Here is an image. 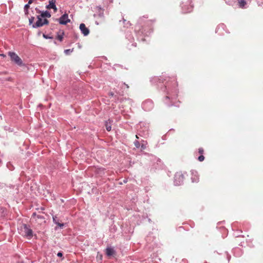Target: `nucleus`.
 <instances>
[{
    "mask_svg": "<svg viewBox=\"0 0 263 263\" xmlns=\"http://www.w3.org/2000/svg\"><path fill=\"white\" fill-rule=\"evenodd\" d=\"M8 55L10 57L11 61H13L15 64L19 66H22L23 62L21 59L13 52H9Z\"/></svg>",
    "mask_w": 263,
    "mask_h": 263,
    "instance_id": "nucleus-1",
    "label": "nucleus"
},
{
    "mask_svg": "<svg viewBox=\"0 0 263 263\" xmlns=\"http://www.w3.org/2000/svg\"><path fill=\"white\" fill-rule=\"evenodd\" d=\"M21 233L25 236L31 237L33 236L32 230L25 224L21 227Z\"/></svg>",
    "mask_w": 263,
    "mask_h": 263,
    "instance_id": "nucleus-2",
    "label": "nucleus"
},
{
    "mask_svg": "<svg viewBox=\"0 0 263 263\" xmlns=\"http://www.w3.org/2000/svg\"><path fill=\"white\" fill-rule=\"evenodd\" d=\"M48 24V21L46 18L43 19L41 16H37V21L33 25V27H40Z\"/></svg>",
    "mask_w": 263,
    "mask_h": 263,
    "instance_id": "nucleus-3",
    "label": "nucleus"
},
{
    "mask_svg": "<svg viewBox=\"0 0 263 263\" xmlns=\"http://www.w3.org/2000/svg\"><path fill=\"white\" fill-rule=\"evenodd\" d=\"M59 21L60 24L66 25L67 23L70 22V20L68 18V14L65 13L59 19Z\"/></svg>",
    "mask_w": 263,
    "mask_h": 263,
    "instance_id": "nucleus-4",
    "label": "nucleus"
},
{
    "mask_svg": "<svg viewBox=\"0 0 263 263\" xmlns=\"http://www.w3.org/2000/svg\"><path fill=\"white\" fill-rule=\"evenodd\" d=\"M80 29L81 30L82 33L85 36L87 35L89 33V29L86 27L85 25L83 23L80 24Z\"/></svg>",
    "mask_w": 263,
    "mask_h": 263,
    "instance_id": "nucleus-5",
    "label": "nucleus"
},
{
    "mask_svg": "<svg viewBox=\"0 0 263 263\" xmlns=\"http://www.w3.org/2000/svg\"><path fill=\"white\" fill-rule=\"evenodd\" d=\"M56 1L55 0H51L49 1V4L48 6H47L46 8L48 9H53L54 12L57 11V8L55 6Z\"/></svg>",
    "mask_w": 263,
    "mask_h": 263,
    "instance_id": "nucleus-6",
    "label": "nucleus"
},
{
    "mask_svg": "<svg viewBox=\"0 0 263 263\" xmlns=\"http://www.w3.org/2000/svg\"><path fill=\"white\" fill-rule=\"evenodd\" d=\"M115 251L114 249L111 248H107L106 249V254L107 256H110L115 254Z\"/></svg>",
    "mask_w": 263,
    "mask_h": 263,
    "instance_id": "nucleus-7",
    "label": "nucleus"
},
{
    "mask_svg": "<svg viewBox=\"0 0 263 263\" xmlns=\"http://www.w3.org/2000/svg\"><path fill=\"white\" fill-rule=\"evenodd\" d=\"M64 35V32L63 30H60L58 32L57 39L61 42L63 41Z\"/></svg>",
    "mask_w": 263,
    "mask_h": 263,
    "instance_id": "nucleus-8",
    "label": "nucleus"
},
{
    "mask_svg": "<svg viewBox=\"0 0 263 263\" xmlns=\"http://www.w3.org/2000/svg\"><path fill=\"white\" fill-rule=\"evenodd\" d=\"M53 222L57 224L58 226H59L61 228H62L64 226L63 223H61L59 222V220L57 219V217L56 216H53Z\"/></svg>",
    "mask_w": 263,
    "mask_h": 263,
    "instance_id": "nucleus-9",
    "label": "nucleus"
},
{
    "mask_svg": "<svg viewBox=\"0 0 263 263\" xmlns=\"http://www.w3.org/2000/svg\"><path fill=\"white\" fill-rule=\"evenodd\" d=\"M40 16L43 18H44V17H48L49 18V17H50L51 14L48 11H46L45 12H43Z\"/></svg>",
    "mask_w": 263,
    "mask_h": 263,
    "instance_id": "nucleus-10",
    "label": "nucleus"
},
{
    "mask_svg": "<svg viewBox=\"0 0 263 263\" xmlns=\"http://www.w3.org/2000/svg\"><path fill=\"white\" fill-rule=\"evenodd\" d=\"M238 5L240 8H243L247 4V3L245 1V0H238Z\"/></svg>",
    "mask_w": 263,
    "mask_h": 263,
    "instance_id": "nucleus-11",
    "label": "nucleus"
},
{
    "mask_svg": "<svg viewBox=\"0 0 263 263\" xmlns=\"http://www.w3.org/2000/svg\"><path fill=\"white\" fill-rule=\"evenodd\" d=\"M175 180H177V179H183V176L181 174H177L175 175Z\"/></svg>",
    "mask_w": 263,
    "mask_h": 263,
    "instance_id": "nucleus-12",
    "label": "nucleus"
},
{
    "mask_svg": "<svg viewBox=\"0 0 263 263\" xmlns=\"http://www.w3.org/2000/svg\"><path fill=\"white\" fill-rule=\"evenodd\" d=\"M73 50V49H66L64 50V52L67 55H68L71 52H72Z\"/></svg>",
    "mask_w": 263,
    "mask_h": 263,
    "instance_id": "nucleus-13",
    "label": "nucleus"
},
{
    "mask_svg": "<svg viewBox=\"0 0 263 263\" xmlns=\"http://www.w3.org/2000/svg\"><path fill=\"white\" fill-rule=\"evenodd\" d=\"M105 126H106V128L107 131L109 132L111 130V127L110 125L108 124L107 122L106 123Z\"/></svg>",
    "mask_w": 263,
    "mask_h": 263,
    "instance_id": "nucleus-14",
    "label": "nucleus"
},
{
    "mask_svg": "<svg viewBox=\"0 0 263 263\" xmlns=\"http://www.w3.org/2000/svg\"><path fill=\"white\" fill-rule=\"evenodd\" d=\"M172 83V87H176L177 86V82L176 80L174 79L173 81L171 82Z\"/></svg>",
    "mask_w": 263,
    "mask_h": 263,
    "instance_id": "nucleus-15",
    "label": "nucleus"
},
{
    "mask_svg": "<svg viewBox=\"0 0 263 263\" xmlns=\"http://www.w3.org/2000/svg\"><path fill=\"white\" fill-rule=\"evenodd\" d=\"M204 157L202 155H201L198 158V160L200 161V162H202L204 160Z\"/></svg>",
    "mask_w": 263,
    "mask_h": 263,
    "instance_id": "nucleus-16",
    "label": "nucleus"
},
{
    "mask_svg": "<svg viewBox=\"0 0 263 263\" xmlns=\"http://www.w3.org/2000/svg\"><path fill=\"white\" fill-rule=\"evenodd\" d=\"M134 144L136 147L138 148L140 147V144L138 141H135Z\"/></svg>",
    "mask_w": 263,
    "mask_h": 263,
    "instance_id": "nucleus-17",
    "label": "nucleus"
},
{
    "mask_svg": "<svg viewBox=\"0 0 263 263\" xmlns=\"http://www.w3.org/2000/svg\"><path fill=\"white\" fill-rule=\"evenodd\" d=\"M198 153L201 154V155H202L204 153V149H203V148L201 147V148H199L198 149Z\"/></svg>",
    "mask_w": 263,
    "mask_h": 263,
    "instance_id": "nucleus-18",
    "label": "nucleus"
},
{
    "mask_svg": "<svg viewBox=\"0 0 263 263\" xmlns=\"http://www.w3.org/2000/svg\"><path fill=\"white\" fill-rule=\"evenodd\" d=\"M29 4H28V3L27 4H26L25 6V9H26L27 10V9L29 8Z\"/></svg>",
    "mask_w": 263,
    "mask_h": 263,
    "instance_id": "nucleus-19",
    "label": "nucleus"
},
{
    "mask_svg": "<svg viewBox=\"0 0 263 263\" xmlns=\"http://www.w3.org/2000/svg\"><path fill=\"white\" fill-rule=\"evenodd\" d=\"M57 255L59 257H62L63 256V254L62 252H59L58 254H57Z\"/></svg>",
    "mask_w": 263,
    "mask_h": 263,
    "instance_id": "nucleus-20",
    "label": "nucleus"
},
{
    "mask_svg": "<svg viewBox=\"0 0 263 263\" xmlns=\"http://www.w3.org/2000/svg\"><path fill=\"white\" fill-rule=\"evenodd\" d=\"M165 87H168V89L170 88L171 86L169 83H167L166 85H165Z\"/></svg>",
    "mask_w": 263,
    "mask_h": 263,
    "instance_id": "nucleus-21",
    "label": "nucleus"
},
{
    "mask_svg": "<svg viewBox=\"0 0 263 263\" xmlns=\"http://www.w3.org/2000/svg\"><path fill=\"white\" fill-rule=\"evenodd\" d=\"M33 20H34V17H32L31 18L29 19V22L30 24L33 23Z\"/></svg>",
    "mask_w": 263,
    "mask_h": 263,
    "instance_id": "nucleus-22",
    "label": "nucleus"
},
{
    "mask_svg": "<svg viewBox=\"0 0 263 263\" xmlns=\"http://www.w3.org/2000/svg\"><path fill=\"white\" fill-rule=\"evenodd\" d=\"M34 1V0H29L28 4L30 5V4H32L33 2Z\"/></svg>",
    "mask_w": 263,
    "mask_h": 263,
    "instance_id": "nucleus-23",
    "label": "nucleus"
},
{
    "mask_svg": "<svg viewBox=\"0 0 263 263\" xmlns=\"http://www.w3.org/2000/svg\"><path fill=\"white\" fill-rule=\"evenodd\" d=\"M43 37L45 39H48L49 38V37H48L47 35H45V34H43Z\"/></svg>",
    "mask_w": 263,
    "mask_h": 263,
    "instance_id": "nucleus-24",
    "label": "nucleus"
},
{
    "mask_svg": "<svg viewBox=\"0 0 263 263\" xmlns=\"http://www.w3.org/2000/svg\"><path fill=\"white\" fill-rule=\"evenodd\" d=\"M0 56H2L3 57H4V58L6 57V55L5 54H0Z\"/></svg>",
    "mask_w": 263,
    "mask_h": 263,
    "instance_id": "nucleus-25",
    "label": "nucleus"
},
{
    "mask_svg": "<svg viewBox=\"0 0 263 263\" xmlns=\"http://www.w3.org/2000/svg\"><path fill=\"white\" fill-rule=\"evenodd\" d=\"M166 99H169V97H167V96H166Z\"/></svg>",
    "mask_w": 263,
    "mask_h": 263,
    "instance_id": "nucleus-26",
    "label": "nucleus"
},
{
    "mask_svg": "<svg viewBox=\"0 0 263 263\" xmlns=\"http://www.w3.org/2000/svg\"><path fill=\"white\" fill-rule=\"evenodd\" d=\"M136 137L137 138H138V137L137 136V135H136Z\"/></svg>",
    "mask_w": 263,
    "mask_h": 263,
    "instance_id": "nucleus-27",
    "label": "nucleus"
}]
</instances>
